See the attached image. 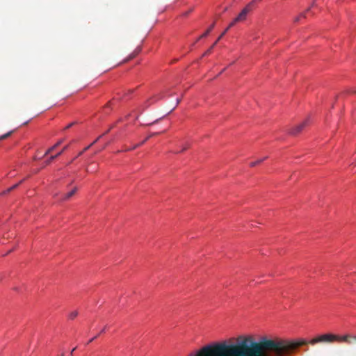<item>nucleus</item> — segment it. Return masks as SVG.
Returning <instances> with one entry per match:
<instances>
[{"mask_svg": "<svg viewBox=\"0 0 356 356\" xmlns=\"http://www.w3.org/2000/svg\"><path fill=\"white\" fill-rule=\"evenodd\" d=\"M351 339H354L356 341V337H350V335L339 336V335L328 333V334L318 335L316 337L311 339L309 341H307L305 339H298L297 341H290V340H284V339H276L275 340L288 341V342H291L292 343L296 344V347L290 349L288 352L284 353L282 355V356H286V355L291 354L293 351H294L299 346L307 345V343H309L311 345H315L316 343H334L335 341L339 342V343L345 342L347 343H352Z\"/></svg>", "mask_w": 356, "mask_h": 356, "instance_id": "1", "label": "nucleus"}, {"mask_svg": "<svg viewBox=\"0 0 356 356\" xmlns=\"http://www.w3.org/2000/svg\"><path fill=\"white\" fill-rule=\"evenodd\" d=\"M256 1L257 0H252L250 2L235 18V22L244 21L246 19L248 14L252 10Z\"/></svg>", "mask_w": 356, "mask_h": 356, "instance_id": "2", "label": "nucleus"}, {"mask_svg": "<svg viewBox=\"0 0 356 356\" xmlns=\"http://www.w3.org/2000/svg\"><path fill=\"white\" fill-rule=\"evenodd\" d=\"M307 124H308V120H305L300 124H298V125L296 126L295 127H293V129H291L289 132L290 134L297 135L307 125Z\"/></svg>", "mask_w": 356, "mask_h": 356, "instance_id": "3", "label": "nucleus"}, {"mask_svg": "<svg viewBox=\"0 0 356 356\" xmlns=\"http://www.w3.org/2000/svg\"><path fill=\"white\" fill-rule=\"evenodd\" d=\"M227 32V29H225L220 35L218 38V39L216 40V42L213 44V45L204 54L203 56L209 55L211 53L213 48L217 44L218 41L225 35V33Z\"/></svg>", "mask_w": 356, "mask_h": 356, "instance_id": "4", "label": "nucleus"}, {"mask_svg": "<svg viewBox=\"0 0 356 356\" xmlns=\"http://www.w3.org/2000/svg\"><path fill=\"white\" fill-rule=\"evenodd\" d=\"M68 145L65 146L59 152L56 154L51 156L49 159L46 161V165H49L53 160L56 159L58 156L61 155L66 149H67Z\"/></svg>", "mask_w": 356, "mask_h": 356, "instance_id": "5", "label": "nucleus"}, {"mask_svg": "<svg viewBox=\"0 0 356 356\" xmlns=\"http://www.w3.org/2000/svg\"><path fill=\"white\" fill-rule=\"evenodd\" d=\"M76 191H77V188L76 187L74 188L71 191L65 194L63 196V197L61 198V200L65 201V200H69L70 197H72L76 193Z\"/></svg>", "mask_w": 356, "mask_h": 356, "instance_id": "6", "label": "nucleus"}, {"mask_svg": "<svg viewBox=\"0 0 356 356\" xmlns=\"http://www.w3.org/2000/svg\"><path fill=\"white\" fill-rule=\"evenodd\" d=\"M63 140H59L58 142H57L54 146H52L51 147H50L49 149H48L46 152L44 153V156H47V154H49V153H51V152H53L58 146H59L61 143H62Z\"/></svg>", "mask_w": 356, "mask_h": 356, "instance_id": "7", "label": "nucleus"}, {"mask_svg": "<svg viewBox=\"0 0 356 356\" xmlns=\"http://www.w3.org/2000/svg\"><path fill=\"white\" fill-rule=\"evenodd\" d=\"M267 159H268V156H264V157H263L261 159H258V160H257L255 161L251 162L250 163V166L252 167V168L255 167L256 165L261 163L263 161H264Z\"/></svg>", "mask_w": 356, "mask_h": 356, "instance_id": "8", "label": "nucleus"}, {"mask_svg": "<svg viewBox=\"0 0 356 356\" xmlns=\"http://www.w3.org/2000/svg\"><path fill=\"white\" fill-rule=\"evenodd\" d=\"M215 23L212 24L210 27L207 29V31L199 38V40L201 38H203L204 37H207L209 33L212 31V29L214 28Z\"/></svg>", "mask_w": 356, "mask_h": 356, "instance_id": "9", "label": "nucleus"}, {"mask_svg": "<svg viewBox=\"0 0 356 356\" xmlns=\"http://www.w3.org/2000/svg\"><path fill=\"white\" fill-rule=\"evenodd\" d=\"M101 136H99V138H97L93 143H92L90 145H89L88 146H87L86 147H85L81 152H80L79 153H78V155H77V157L78 156H81L86 151H87L88 149H89V148L93 145L100 138Z\"/></svg>", "mask_w": 356, "mask_h": 356, "instance_id": "10", "label": "nucleus"}, {"mask_svg": "<svg viewBox=\"0 0 356 356\" xmlns=\"http://www.w3.org/2000/svg\"><path fill=\"white\" fill-rule=\"evenodd\" d=\"M140 48L136 49L127 59L124 60V62H127L134 58L140 52Z\"/></svg>", "mask_w": 356, "mask_h": 356, "instance_id": "11", "label": "nucleus"}, {"mask_svg": "<svg viewBox=\"0 0 356 356\" xmlns=\"http://www.w3.org/2000/svg\"><path fill=\"white\" fill-rule=\"evenodd\" d=\"M310 10V8H308L306 11L305 13H301L299 16L296 17L295 19H294V22H298L301 17H305V13L306 12H308Z\"/></svg>", "mask_w": 356, "mask_h": 356, "instance_id": "12", "label": "nucleus"}, {"mask_svg": "<svg viewBox=\"0 0 356 356\" xmlns=\"http://www.w3.org/2000/svg\"><path fill=\"white\" fill-rule=\"evenodd\" d=\"M13 132V131H8V133L5 134H3V135L0 136V141L8 138L9 136H11Z\"/></svg>", "mask_w": 356, "mask_h": 356, "instance_id": "13", "label": "nucleus"}, {"mask_svg": "<svg viewBox=\"0 0 356 356\" xmlns=\"http://www.w3.org/2000/svg\"><path fill=\"white\" fill-rule=\"evenodd\" d=\"M78 316V312L77 311H73L70 313L69 314V318L71 320L74 319Z\"/></svg>", "mask_w": 356, "mask_h": 356, "instance_id": "14", "label": "nucleus"}, {"mask_svg": "<svg viewBox=\"0 0 356 356\" xmlns=\"http://www.w3.org/2000/svg\"><path fill=\"white\" fill-rule=\"evenodd\" d=\"M190 147V145L188 143H186L184 147L183 148L179 151V152H183L184 151H186V149H188ZM176 153H179V152H177Z\"/></svg>", "mask_w": 356, "mask_h": 356, "instance_id": "15", "label": "nucleus"}, {"mask_svg": "<svg viewBox=\"0 0 356 356\" xmlns=\"http://www.w3.org/2000/svg\"><path fill=\"white\" fill-rule=\"evenodd\" d=\"M96 170H97V167L96 166L91 167L90 169V168H86V171L88 172H95Z\"/></svg>", "mask_w": 356, "mask_h": 356, "instance_id": "16", "label": "nucleus"}, {"mask_svg": "<svg viewBox=\"0 0 356 356\" xmlns=\"http://www.w3.org/2000/svg\"><path fill=\"white\" fill-rule=\"evenodd\" d=\"M23 181H24V180H22V181H20L18 184H15V185H13V186H11V187H10V188H12V191H13V190H14V189H15L16 188H17V187H18V186H19L20 184H22V183L23 182Z\"/></svg>", "mask_w": 356, "mask_h": 356, "instance_id": "17", "label": "nucleus"}, {"mask_svg": "<svg viewBox=\"0 0 356 356\" xmlns=\"http://www.w3.org/2000/svg\"><path fill=\"white\" fill-rule=\"evenodd\" d=\"M139 146H140V145H135L134 146H132V147L127 149L126 151H130V150L134 149Z\"/></svg>", "mask_w": 356, "mask_h": 356, "instance_id": "18", "label": "nucleus"}, {"mask_svg": "<svg viewBox=\"0 0 356 356\" xmlns=\"http://www.w3.org/2000/svg\"><path fill=\"white\" fill-rule=\"evenodd\" d=\"M75 124V122H72L70 124H69L65 129H70V127H72L74 124Z\"/></svg>", "mask_w": 356, "mask_h": 356, "instance_id": "19", "label": "nucleus"}, {"mask_svg": "<svg viewBox=\"0 0 356 356\" xmlns=\"http://www.w3.org/2000/svg\"><path fill=\"white\" fill-rule=\"evenodd\" d=\"M99 336V334L96 335L95 337H92L91 339L89 340V341L88 342V343H91L93 340H95L96 338H97V337Z\"/></svg>", "mask_w": 356, "mask_h": 356, "instance_id": "20", "label": "nucleus"}, {"mask_svg": "<svg viewBox=\"0 0 356 356\" xmlns=\"http://www.w3.org/2000/svg\"><path fill=\"white\" fill-rule=\"evenodd\" d=\"M237 22H235V19H234V20H233V21L229 24V25H230V26H232H232H234V24H235L236 23H237Z\"/></svg>", "mask_w": 356, "mask_h": 356, "instance_id": "21", "label": "nucleus"}, {"mask_svg": "<svg viewBox=\"0 0 356 356\" xmlns=\"http://www.w3.org/2000/svg\"><path fill=\"white\" fill-rule=\"evenodd\" d=\"M157 134H158V133H153V134H150L149 136H147V138H148V139H149V138H151V137H152V136H156V135H157Z\"/></svg>", "mask_w": 356, "mask_h": 356, "instance_id": "22", "label": "nucleus"}, {"mask_svg": "<svg viewBox=\"0 0 356 356\" xmlns=\"http://www.w3.org/2000/svg\"><path fill=\"white\" fill-rule=\"evenodd\" d=\"M157 134H158V133H153V134H150L149 136H147V138H148V139H149V138H151V137H152V136H156V135H157Z\"/></svg>", "mask_w": 356, "mask_h": 356, "instance_id": "23", "label": "nucleus"}, {"mask_svg": "<svg viewBox=\"0 0 356 356\" xmlns=\"http://www.w3.org/2000/svg\"><path fill=\"white\" fill-rule=\"evenodd\" d=\"M105 331H106V327H104V328L101 330V332H100V333H99V334H102V333H104Z\"/></svg>", "mask_w": 356, "mask_h": 356, "instance_id": "24", "label": "nucleus"}, {"mask_svg": "<svg viewBox=\"0 0 356 356\" xmlns=\"http://www.w3.org/2000/svg\"><path fill=\"white\" fill-rule=\"evenodd\" d=\"M10 191H12V188H10L6 190V192H7V193H10Z\"/></svg>", "mask_w": 356, "mask_h": 356, "instance_id": "25", "label": "nucleus"}, {"mask_svg": "<svg viewBox=\"0 0 356 356\" xmlns=\"http://www.w3.org/2000/svg\"><path fill=\"white\" fill-rule=\"evenodd\" d=\"M75 350H76V348H74L72 350V351H71V353H70V355H71V356H72V355H73V352H74Z\"/></svg>", "mask_w": 356, "mask_h": 356, "instance_id": "26", "label": "nucleus"}, {"mask_svg": "<svg viewBox=\"0 0 356 356\" xmlns=\"http://www.w3.org/2000/svg\"><path fill=\"white\" fill-rule=\"evenodd\" d=\"M312 6H316V0H314Z\"/></svg>", "mask_w": 356, "mask_h": 356, "instance_id": "27", "label": "nucleus"}, {"mask_svg": "<svg viewBox=\"0 0 356 356\" xmlns=\"http://www.w3.org/2000/svg\"><path fill=\"white\" fill-rule=\"evenodd\" d=\"M148 140V138H144V140L142 141V143H145Z\"/></svg>", "mask_w": 356, "mask_h": 356, "instance_id": "28", "label": "nucleus"}, {"mask_svg": "<svg viewBox=\"0 0 356 356\" xmlns=\"http://www.w3.org/2000/svg\"><path fill=\"white\" fill-rule=\"evenodd\" d=\"M8 194L7 192H6V191H3L1 195H6Z\"/></svg>", "mask_w": 356, "mask_h": 356, "instance_id": "29", "label": "nucleus"}, {"mask_svg": "<svg viewBox=\"0 0 356 356\" xmlns=\"http://www.w3.org/2000/svg\"><path fill=\"white\" fill-rule=\"evenodd\" d=\"M230 28H232V26H230V25H229L226 29H227V31H228Z\"/></svg>", "mask_w": 356, "mask_h": 356, "instance_id": "30", "label": "nucleus"}, {"mask_svg": "<svg viewBox=\"0 0 356 356\" xmlns=\"http://www.w3.org/2000/svg\"><path fill=\"white\" fill-rule=\"evenodd\" d=\"M179 102H180V99H178L177 101V104H178Z\"/></svg>", "mask_w": 356, "mask_h": 356, "instance_id": "31", "label": "nucleus"}, {"mask_svg": "<svg viewBox=\"0 0 356 356\" xmlns=\"http://www.w3.org/2000/svg\"><path fill=\"white\" fill-rule=\"evenodd\" d=\"M191 13V10L188 11V13H186V15H188V13Z\"/></svg>", "mask_w": 356, "mask_h": 356, "instance_id": "32", "label": "nucleus"}, {"mask_svg": "<svg viewBox=\"0 0 356 356\" xmlns=\"http://www.w3.org/2000/svg\"><path fill=\"white\" fill-rule=\"evenodd\" d=\"M191 13V10L188 11V13H186V15H188V13Z\"/></svg>", "mask_w": 356, "mask_h": 356, "instance_id": "33", "label": "nucleus"}, {"mask_svg": "<svg viewBox=\"0 0 356 356\" xmlns=\"http://www.w3.org/2000/svg\"><path fill=\"white\" fill-rule=\"evenodd\" d=\"M191 13V10L188 11V13H186V15H188V13Z\"/></svg>", "mask_w": 356, "mask_h": 356, "instance_id": "34", "label": "nucleus"}, {"mask_svg": "<svg viewBox=\"0 0 356 356\" xmlns=\"http://www.w3.org/2000/svg\"><path fill=\"white\" fill-rule=\"evenodd\" d=\"M143 144V143H142V142H141V143H140L138 145H140H140H142Z\"/></svg>", "mask_w": 356, "mask_h": 356, "instance_id": "35", "label": "nucleus"}, {"mask_svg": "<svg viewBox=\"0 0 356 356\" xmlns=\"http://www.w3.org/2000/svg\"><path fill=\"white\" fill-rule=\"evenodd\" d=\"M60 356H64V353H62V354L60 355Z\"/></svg>", "mask_w": 356, "mask_h": 356, "instance_id": "36", "label": "nucleus"}]
</instances>
